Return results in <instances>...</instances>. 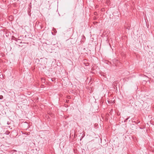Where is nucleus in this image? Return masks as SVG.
<instances>
[{"label":"nucleus","mask_w":154,"mask_h":154,"mask_svg":"<svg viewBox=\"0 0 154 154\" xmlns=\"http://www.w3.org/2000/svg\"><path fill=\"white\" fill-rule=\"evenodd\" d=\"M15 40L17 42V43H15V44H16L17 45H19V43H22V42L21 41V40H20V39L15 38Z\"/></svg>","instance_id":"f257e3e1"},{"label":"nucleus","mask_w":154,"mask_h":154,"mask_svg":"<svg viewBox=\"0 0 154 154\" xmlns=\"http://www.w3.org/2000/svg\"><path fill=\"white\" fill-rule=\"evenodd\" d=\"M3 98V97L2 95H0V99L2 100Z\"/></svg>","instance_id":"f03ea898"},{"label":"nucleus","mask_w":154,"mask_h":154,"mask_svg":"<svg viewBox=\"0 0 154 154\" xmlns=\"http://www.w3.org/2000/svg\"><path fill=\"white\" fill-rule=\"evenodd\" d=\"M24 134L28 135L30 134V132H28V133L26 132L25 133H24Z\"/></svg>","instance_id":"7ed1b4c3"},{"label":"nucleus","mask_w":154,"mask_h":154,"mask_svg":"<svg viewBox=\"0 0 154 154\" xmlns=\"http://www.w3.org/2000/svg\"><path fill=\"white\" fill-rule=\"evenodd\" d=\"M130 118V117H128V118H126V119L125 120L124 122H126L128 120V119Z\"/></svg>","instance_id":"20e7f679"},{"label":"nucleus","mask_w":154,"mask_h":154,"mask_svg":"<svg viewBox=\"0 0 154 154\" xmlns=\"http://www.w3.org/2000/svg\"><path fill=\"white\" fill-rule=\"evenodd\" d=\"M93 23L94 25H96V24L98 23V22H96V21H95V22H93Z\"/></svg>","instance_id":"39448f33"},{"label":"nucleus","mask_w":154,"mask_h":154,"mask_svg":"<svg viewBox=\"0 0 154 154\" xmlns=\"http://www.w3.org/2000/svg\"><path fill=\"white\" fill-rule=\"evenodd\" d=\"M115 61V62H119V61L118 60H114V62Z\"/></svg>","instance_id":"423d86ee"},{"label":"nucleus","mask_w":154,"mask_h":154,"mask_svg":"<svg viewBox=\"0 0 154 154\" xmlns=\"http://www.w3.org/2000/svg\"><path fill=\"white\" fill-rule=\"evenodd\" d=\"M130 27H128L127 28H126V29H128V30H129V29H130Z\"/></svg>","instance_id":"0eeeda50"},{"label":"nucleus","mask_w":154,"mask_h":154,"mask_svg":"<svg viewBox=\"0 0 154 154\" xmlns=\"http://www.w3.org/2000/svg\"><path fill=\"white\" fill-rule=\"evenodd\" d=\"M67 98H68V99H70V96H68L67 97Z\"/></svg>","instance_id":"6e6552de"},{"label":"nucleus","mask_w":154,"mask_h":154,"mask_svg":"<svg viewBox=\"0 0 154 154\" xmlns=\"http://www.w3.org/2000/svg\"><path fill=\"white\" fill-rule=\"evenodd\" d=\"M68 101H69V100H66V103H68Z\"/></svg>","instance_id":"1a4fd4ad"},{"label":"nucleus","mask_w":154,"mask_h":154,"mask_svg":"<svg viewBox=\"0 0 154 154\" xmlns=\"http://www.w3.org/2000/svg\"><path fill=\"white\" fill-rule=\"evenodd\" d=\"M132 122H134V123H136V122L135 121H132Z\"/></svg>","instance_id":"9d476101"},{"label":"nucleus","mask_w":154,"mask_h":154,"mask_svg":"<svg viewBox=\"0 0 154 154\" xmlns=\"http://www.w3.org/2000/svg\"><path fill=\"white\" fill-rule=\"evenodd\" d=\"M137 122H138V123H140V121H138V120H137Z\"/></svg>","instance_id":"9b49d317"},{"label":"nucleus","mask_w":154,"mask_h":154,"mask_svg":"<svg viewBox=\"0 0 154 154\" xmlns=\"http://www.w3.org/2000/svg\"><path fill=\"white\" fill-rule=\"evenodd\" d=\"M114 64H115V66H117V64H116V63H115Z\"/></svg>","instance_id":"f8f14e48"},{"label":"nucleus","mask_w":154,"mask_h":154,"mask_svg":"<svg viewBox=\"0 0 154 154\" xmlns=\"http://www.w3.org/2000/svg\"><path fill=\"white\" fill-rule=\"evenodd\" d=\"M23 43L26 44H28V43H25H25Z\"/></svg>","instance_id":"ddd939ff"},{"label":"nucleus","mask_w":154,"mask_h":154,"mask_svg":"<svg viewBox=\"0 0 154 154\" xmlns=\"http://www.w3.org/2000/svg\"><path fill=\"white\" fill-rule=\"evenodd\" d=\"M51 80L52 81H54V80H53V79H51Z\"/></svg>","instance_id":"4468645a"},{"label":"nucleus","mask_w":154,"mask_h":154,"mask_svg":"<svg viewBox=\"0 0 154 154\" xmlns=\"http://www.w3.org/2000/svg\"><path fill=\"white\" fill-rule=\"evenodd\" d=\"M7 124H8L9 125V124H8V122Z\"/></svg>","instance_id":"2eb2a0df"},{"label":"nucleus","mask_w":154,"mask_h":154,"mask_svg":"<svg viewBox=\"0 0 154 154\" xmlns=\"http://www.w3.org/2000/svg\"><path fill=\"white\" fill-rule=\"evenodd\" d=\"M133 120H134V119H133Z\"/></svg>","instance_id":"dca6fc26"}]
</instances>
